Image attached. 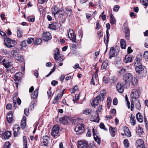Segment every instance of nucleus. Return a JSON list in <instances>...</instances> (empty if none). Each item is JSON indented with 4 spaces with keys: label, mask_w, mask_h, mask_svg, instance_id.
Listing matches in <instances>:
<instances>
[{
    "label": "nucleus",
    "mask_w": 148,
    "mask_h": 148,
    "mask_svg": "<svg viewBox=\"0 0 148 148\" xmlns=\"http://www.w3.org/2000/svg\"><path fill=\"white\" fill-rule=\"evenodd\" d=\"M106 91L104 90L100 91L99 94L93 100L91 105L93 107H95L98 105L99 103L101 101H103L106 95Z\"/></svg>",
    "instance_id": "1"
},
{
    "label": "nucleus",
    "mask_w": 148,
    "mask_h": 148,
    "mask_svg": "<svg viewBox=\"0 0 148 148\" xmlns=\"http://www.w3.org/2000/svg\"><path fill=\"white\" fill-rule=\"evenodd\" d=\"M11 57L15 60H17L20 62H22L23 60V56L20 55L19 53L15 50H13L11 51Z\"/></svg>",
    "instance_id": "2"
},
{
    "label": "nucleus",
    "mask_w": 148,
    "mask_h": 148,
    "mask_svg": "<svg viewBox=\"0 0 148 148\" xmlns=\"http://www.w3.org/2000/svg\"><path fill=\"white\" fill-rule=\"evenodd\" d=\"M133 77L132 74L129 73H126L123 76V82L126 88L130 87V81L133 78Z\"/></svg>",
    "instance_id": "3"
},
{
    "label": "nucleus",
    "mask_w": 148,
    "mask_h": 148,
    "mask_svg": "<svg viewBox=\"0 0 148 148\" xmlns=\"http://www.w3.org/2000/svg\"><path fill=\"white\" fill-rule=\"evenodd\" d=\"M3 64L6 68L5 71L8 73H11L12 70H13L14 67L11 62H7L5 59L3 60Z\"/></svg>",
    "instance_id": "4"
},
{
    "label": "nucleus",
    "mask_w": 148,
    "mask_h": 148,
    "mask_svg": "<svg viewBox=\"0 0 148 148\" xmlns=\"http://www.w3.org/2000/svg\"><path fill=\"white\" fill-rule=\"evenodd\" d=\"M5 40L7 43L5 42V45L8 48L14 47L16 44V42L15 40H11L9 38H6Z\"/></svg>",
    "instance_id": "5"
},
{
    "label": "nucleus",
    "mask_w": 148,
    "mask_h": 148,
    "mask_svg": "<svg viewBox=\"0 0 148 148\" xmlns=\"http://www.w3.org/2000/svg\"><path fill=\"white\" fill-rule=\"evenodd\" d=\"M119 52L118 49H116L113 47H111L110 49L109 53L110 59H111L112 57H114L117 56Z\"/></svg>",
    "instance_id": "6"
},
{
    "label": "nucleus",
    "mask_w": 148,
    "mask_h": 148,
    "mask_svg": "<svg viewBox=\"0 0 148 148\" xmlns=\"http://www.w3.org/2000/svg\"><path fill=\"white\" fill-rule=\"evenodd\" d=\"M77 148H88V144L87 141L81 140L78 143Z\"/></svg>",
    "instance_id": "7"
},
{
    "label": "nucleus",
    "mask_w": 148,
    "mask_h": 148,
    "mask_svg": "<svg viewBox=\"0 0 148 148\" xmlns=\"http://www.w3.org/2000/svg\"><path fill=\"white\" fill-rule=\"evenodd\" d=\"M60 128L58 125H54L53 127L52 132L51 133L52 136L54 138L59 136V132Z\"/></svg>",
    "instance_id": "8"
},
{
    "label": "nucleus",
    "mask_w": 148,
    "mask_h": 148,
    "mask_svg": "<svg viewBox=\"0 0 148 148\" xmlns=\"http://www.w3.org/2000/svg\"><path fill=\"white\" fill-rule=\"evenodd\" d=\"M68 34L69 36V38L73 42L75 43L76 42V35H74L73 34V31L72 29H70L68 31Z\"/></svg>",
    "instance_id": "9"
},
{
    "label": "nucleus",
    "mask_w": 148,
    "mask_h": 148,
    "mask_svg": "<svg viewBox=\"0 0 148 148\" xmlns=\"http://www.w3.org/2000/svg\"><path fill=\"white\" fill-rule=\"evenodd\" d=\"M60 52L58 48H56L54 50V58L55 60L58 61L59 60L61 61H63V59L60 56Z\"/></svg>",
    "instance_id": "10"
},
{
    "label": "nucleus",
    "mask_w": 148,
    "mask_h": 148,
    "mask_svg": "<svg viewBox=\"0 0 148 148\" xmlns=\"http://www.w3.org/2000/svg\"><path fill=\"white\" fill-rule=\"evenodd\" d=\"M84 129V128L83 125L82 123H79L77 125L75 129V131L76 132H78V134H80L83 132Z\"/></svg>",
    "instance_id": "11"
},
{
    "label": "nucleus",
    "mask_w": 148,
    "mask_h": 148,
    "mask_svg": "<svg viewBox=\"0 0 148 148\" xmlns=\"http://www.w3.org/2000/svg\"><path fill=\"white\" fill-rule=\"evenodd\" d=\"M60 123L63 125L67 124L70 121V118L67 116H65L60 118L59 119Z\"/></svg>",
    "instance_id": "12"
},
{
    "label": "nucleus",
    "mask_w": 148,
    "mask_h": 148,
    "mask_svg": "<svg viewBox=\"0 0 148 148\" xmlns=\"http://www.w3.org/2000/svg\"><path fill=\"white\" fill-rule=\"evenodd\" d=\"M139 91L137 89H133L131 92V97L135 99L138 98L139 97Z\"/></svg>",
    "instance_id": "13"
},
{
    "label": "nucleus",
    "mask_w": 148,
    "mask_h": 148,
    "mask_svg": "<svg viewBox=\"0 0 148 148\" xmlns=\"http://www.w3.org/2000/svg\"><path fill=\"white\" fill-rule=\"evenodd\" d=\"M43 140L41 142L42 146H47L48 144V141L49 140V137L47 135L44 136L43 137Z\"/></svg>",
    "instance_id": "14"
},
{
    "label": "nucleus",
    "mask_w": 148,
    "mask_h": 148,
    "mask_svg": "<svg viewBox=\"0 0 148 148\" xmlns=\"http://www.w3.org/2000/svg\"><path fill=\"white\" fill-rule=\"evenodd\" d=\"M43 40L46 41H47L51 38V36L50 33L46 32L44 33L42 35Z\"/></svg>",
    "instance_id": "15"
},
{
    "label": "nucleus",
    "mask_w": 148,
    "mask_h": 148,
    "mask_svg": "<svg viewBox=\"0 0 148 148\" xmlns=\"http://www.w3.org/2000/svg\"><path fill=\"white\" fill-rule=\"evenodd\" d=\"M136 145L137 148L144 147V142L142 139H139L137 140Z\"/></svg>",
    "instance_id": "16"
},
{
    "label": "nucleus",
    "mask_w": 148,
    "mask_h": 148,
    "mask_svg": "<svg viewBox=\"0 0 148 148\" xmlns=\"http://www.w3.org/2000/svg\"><path fill=\"white\" fill-rule=\"evenodd\" d=\"M123 84L119 82L116 85V88L118 91L120 93H122L123 92Z\"/></svg>",
    "instance_id": "17"
},
{
    "label": "nucleus",
    "mask_w": 148,
    "mask_h": 148,
    "mask_svg": "<svg viewBox=\"0 0 148 148\" xmlns=\"http://www.w3.org/2000/svg\"><path fill=\"white\" fill-rule=\"evenodd\" d=\"M11 132L9 131H7L2 134V138L3 139H8L11 137Z\"/></svg>",
    "instance_id": "18"
},
{
    "label": "nucleus",
    "mask_w": 148,
    "mask_h": 148,
    "mask_svg": "<svg viewBox=\"0 0 148 148\" xmlns=\"http://www.w3.org/2000/svg\"><path fill=\"white\" fill-rule=\"evenodd\" d=\"M97 71L95 72V73L92 75V79L91 81V84L95 85V83L97 82V79L98 76L96 74Z\"/></svg>",
    "instance_id": "19"
},
{
    "label": "nucleus",
    "mask_w": 148,
    "mask_h": 148,
    "mask_svg": "<svg viewBox=\"0 0 148 148\" xmlns=\"http://www.w3.org/2000/svg\"><path fill=\"white\" fill-rule=\"evenodd\" d=\"M135 69L136 72L138 73L143 72V71L145 68V67L141 65L135 66Z\"/></svg>",
    "instance_id": "20"
},
{
    "label": "nucleus",
    "mask_w": 148,
    "mask_h": 148,
    "mask_svg": "<svg viewBox=\"0 0 148 148\" xmlns=\"http://www.w3.org/2000/svg\"><path fill=\"white\" fill-rule=\"evenodd\" d=\"M124 134H121L122 136H124L125 135L126 136L129 137L131 136V133L128 127H124Z\"/></svg>",
    "instance_id": "21"
},
{
    "label": "nucleus",
    "mask_w": 148,
    "mask_h": 148,
    "mask_svg": "<svg viewBox=\"0 0 148 148\" xmlns=\"http://www.w3.org/2000/svg\"><path fill=\"white\" fill-rule=\"evenodd\" d=\"M12 116L13 114L11 112H10L8 113L6 117V119L8 123H10L12 121Z\"/></svg>",
    "instance_id": "22"
},
{
    "label": "nucleus",
    "mask_w": 148,
    "mask_h": 148,
    "mask_svg": "<svg viewBox=\"0 0 148 148\" xmlns=\"http://www.w3.org/2000/svg\"><path fill=\"white\" fill-rule=\"evenodd\" d=\"M92 132L95 140L99 145H100V138H99L95 133V131L94 128L92 129Z\"/></svg>",
    "instance_id": "23"
},
{
    "label": "nucleus",
    "mask_w": 148,
    "mask_h": 148,
    "mask_svg": "<svg viewBox=\"0 0 148 148\" xmlns=\"http://www.w3.org/2000/svg\"><path fill=\"white\" fill-rule=\"evenodd\" d=\"M20 128L17 125H15L13 128L14 135V137L16 136L18 134Z\"/></svg>",
    "instance_id": "24"
},
{
    "label": "nucleus",
    "mask_w": 148,
    "mask_h": 148,
    "mask_svg": "<svg viewBox=\"0 0 148 148\" xmlns=\"http://www.w3.org/2000/svg\"><path fill=\"white\" fill-rule=\"evenodd\" d=\"M124 32L125 34V38L127 40H129L130 37V31L128 27L124 28L123 29Z\"/></svg>",
    "instance_id": "25"
},
{
    "label": "nucleus",
    "mask_w": 148,
    "mask_h": 148,
    "mask_svg": "<svg viewBox=\"0 0 148 148\" xmlns=\"http://www.w3.org/2000/svg\"><path fill=\"white\" fill-rule=\"evenodd\" d=\"M132 61L131 56L130 55H126L124 60V62L126 63H130Z\"/></svg>",
    "instance_id": "26"
},
{
    "label": "nucleus",
    "mask_w": 148,
    "mask_h": 148,
    "mask_svg": "<svg viewBox=\"0 0 148 148\" xmlns=\"http://www.w3.org/2000/svg\"><path fill=\"white\" fill-rule=\"evenodd\" d=\"M62 96V95H61V94H58L55 97L54 100L52 102V103L53 104H54L58 103L59 102L58 101V100H59V99H61Z\"/></svg>",
    "instance_id": "27"
},
{
    "label": "nucleus",
    "mask_w": 148,
    "mask_h": 148,
    "mask_svg": "<svg viewBox=\"0 0 148 148\" xmlns=\"http://www.w3.org/2000/svg\"><path fill=\"white\" fill-rule=\"evenodd\" d=\"M23 31L20 27L17 28V35L18 38H21L23 36Z\"/></svg>",
    "instance_id": "28"
},
{
    "label": "nucleus",
    "mask_w": 148,
    "mask_h": 148,
    "mask_svg": "<svg viewBox=\"0 0 148 148\" xmlns=\"http://www.w3.org/2000/svg\"><path fill=\"white\" fill-rule=\"evenodd\" d=\"M136 117L137 120L139 122L142 123L143 121V116L140 112H138L136 114Z\"/></svg>",
    "instance_id": "29"
},
{
    "label": "nucleus",
    "mask_w": 148,
    "mask_h": 148,
    "mask_svg": "<svg viewBox=\"0 0 148 148\" xmlns=\"http://www.w3.org/2000/svg\"><path fill=\"white\" fill-rule=\"evenodd\" d=\"M66 12L67 16H70L72 14V11L70 7H66Z\"/></svg>",
    "instance_id": "30"
},
{
    "label": "nucleus",
    "mask_w": 148,
    "mask_h": 148,
    "mask_svg": "<svg viewBox=\"0 0 148 148\" xmlns=\"http://www.w3.org/2000/svg\"><path fill=\"white\" fill-rule=\"evenodd\" d=\"M130 83L134 86H136L138 83V79L135 77H133V78L130 81Z\"/></svg>",
    "instance_id": "31"
},
{
    "label": "nucleus",
    "mask_w": 148,
    "mask_h": 148,
    "mask_svg": "<svg viewBox=\"0 0 148 148\" xmlns=\"http://www.w3.org/2000/svg\"><path fill=\"white\" fill-rule=\"evenodd\" d=\"M109 131L112 136L114 137L115 136V133L116 132L115 128L111 126L109 128Z\"/></svg>",
    "instance_id": "32"
},
{
    "label": "nucleus",
    "mask_w": 148,
    "mask_h": 148,
    "mask_svg": "<svg viewBox=\"0 0 148 148\" xmlns=\"http://www.w3.org/2000/svg\"><path fill=\"white\" fill-rule=\"evenodd\" d=\"M38 89H36L34 91V93H32L31 94V98L32 99H36L38 97Z\"/></svg>",
    "instance_id": "33"
},
{
    "label": "nucleus",
    "mask_w": 148,
    "mask_h": 148,
    "mask_svg": "<svg viewBox=\"0 0 148 148\" xmlns=\"http://www.w3.org/2000/svg\"><path fill=\"white\" fill-rule=\"evenodd\" d=\"M58 23H53L49 25V28L55 30L56 27L58 26Z\"/></svg>",
    "instance_id": "34"
},
{
    "label": "nucleus",
    "mask_w": 148,
    "mask_h": 148,
    "mask_svg": "<svg viewBox=\"0 0 148 148\" xmlns=\"http://www.w3.org/2000/svg\"><path fill=\"white\" fill-rule=\"evenodd\" d=\"M130 122L132 125H134L136 124V121L134 116L133 114H131L130 117Z\"/></svg>",
    "instance_id": "35"
},
{
    "label": "nucleus",
    "mask_w": 148,
    "mask_h": 148,
    "mask_svg": "<svg viewBox=\"0 0 148 148\" xmlns=\"http://www.w3.org/2000/svg\"><path fill=\"white\" fill-rule=\"evenodd\" d=\"M110 23L112 25L115 24H116V22L115 19L112 14H111L110 15Z\"/></svg>",
    "instance_id": "36"
},
{
    "label": "nucleus",
    "mask_w": 148,
    "mask_h": 148,
    "mask_svg": "<svg viewBox=\"0 0 148 148\" xmlns=\"http://www.w3.org/2000/svg\"><path fill=\"white\" fill-rule=\"evenodd\" d=\"M21 73L20 72L18 73H16L15 75V77H14V80L15 82H18L21 78V77L20 75V74H21Z\"/></svg>",
    "instance_id": "37"
},
{
    "label": "nucleus",
    "mask_w": 148,
    "mask_h": 148,
    "mask_svg": "<svg viewBox=\"0 0 148 148\" xmlns=\"http://www.w3.org/2000/svg\"><path fill=\"white\" fill-rule=\"evenodd\" d=\"M21 123V127L23 129H24L26 125V121L25 117H23Z\"/></svg>",
    "instance_id": "38"
},
{
    "label": "nucleus",
    "mask_w": 148,
    "mask_h": 148,
    "mask_svg": "<svg viewBox=\"0 0 148 148\" xmlns=\"http://www.w3.org/2000/svg\"><path fill=\"white\" fill-rule=\"evenodd\" d=\"M120 45L122 49H125L126 47V43L125 40L123 39H121V40Z\"/></svg>",
    "instance_id": "39"
},
{
    "label": "nucleus",
    "mask_w": 148,
    "mask_h": 148,
    "mask_svg": "<svg viewBox=\"0 0 148 148\" xmlns=\"http://www.w3.org/2000/svg\"><path fill=\"white\" fill-rule=\"evenodd\" d=\"M92 111L90 109H86L83 111V113L86 115H88L91 113Z\"/></svg>",
    "instance_id": "40"
},
{
    "label": "nucleus",
    "mask_w": 148,
    "mask_h": 148,
    "mask_svg": "<svg viewBox=\"0 0 148 148\" xmlns=\"http://www.w3.org/2000/svg\"><path fill=\"white\" fill-rule=\"evenodd\" d=\"M108 66V61L106 60L104 61L101 65V68L103 69H106Z\"/></svg>",
    "instance_id": "41"
},
{
    "label": "nucleus",
    "mask_w": 148,
    "mask_h": 148,
    "mask_svg": "<svg viewBox=\"0 0 148 148\" xmlns=\"http://www.w3.org/2000/svg\"><path fill=\"white\" fill-rule=\"evenodd\" d=\"M134 65L135 66H139L141 65V64L140 62V59L137 57H136L135 60Z\"/></svg>",
    "instance_id": "42"
},
{
    "label": "nucleus",
    "mask_w": 148,
    "mask_h": 148,
    "mask_svg": "<svg viewBox=\"0 0 148 148\" xmlns=\"http://www.w3.org/2000/svg\"><path fill=\"white\" fill-rule=\"evenodd\" d=\"M143 129L141 127H139L137 130L136 133L137 134H138L139 136H141L143 134Z\"/></svg>",
    "instance_id": "43"
},
{
    "label": "nucleus",
    "mask_w": 148,
    "mask_h": 148,
    "mask_svg": "<svg viewBox=\"0 0 148 148\" xmlns=\"http://www.w3.org/2000/svg\"><path fill=\"white\" fill-rule=\"evenodd\" d=\"M59 10H58V8L55 7L53 8H52V13L55 16L56 14H57L58 13V12Z\"/></svg>",
    "instance_id": "44"
},
{
    "label": "nucleus",
    "mask_w": 148,
    "mask_h": 148,
    "mask_svg": "<svg viewBox=\"0 0 148 148\" xmlns=\"http://www.w3.org/2000/svg\"><path fill=\"white\" fill-rule=\"evenodd\" d=\"M57 14H58L60 17L62 16L64 14V11L63 9H61L59 10Z\"/></svg>",
    "instance_id": "45"
},
{
    "label": "nucleus",
    "mask_w": 148,
    "mask_h": 148,
    "mask_svg": "<svg viewBox=\"0 0 148 148\" xmlns=\"http://www.w3.org/2000/svg\"><path fill=\"white\" fill-rule=\"evenodd\" d=\"M123 144L125 147H128L129 145V143L128 140L127 139L124 140L123 141Z\"/></svg>",
    "instance_id": "46"
},
{
    "label": "nucleus",
    "mask_w": 148,
    "mask_h": 148,
    "mask_svg": "<svg viewBox=\"0 0 148 148\" xmlns=\"http://www.w3.org/2000/svg\"><path fill=\"white\" fill-rule=\"evenodd\" d=\"M126 72V69L123 68L121 69L119 71V73L120 75H122Z\"/></svg>",
    "instance_id": "47"
},
{
    "label": "nucleus",
    "mask_w": 148,
    "mask_h": 148,
    "mask_svg": "<svg viewBox=\"0 0 148 148\" xmlns=\"http://www.w3.org/2000/svg\"><path fill=\"white\" fill-rule=\"evenodd\" d=\"M34 38H32L31 37L27 39V43L28 44H30L32 42H34Z\"/></svg>",
    "instance_id": "48"
},
{
    "label": "nucleus",
    "mask_w": 148,
    "mask_h": 148,
    "mask_svg": "<svg viewBox=\"0 0 148 148\" xmlns=\"http://www.w3.org/2000/svg\"><path fill=\"white\" fill-rule=\"evenodd\" d=\"M19 98L18 97H13V101L14 103V107L16 108V105L17 101L18 100V99Z\"/></svg>",
    "instance_id": "49"
},
{
    "label": "nucleus",
    "mask_w": 148,
    "mask_h": 148,
    "mask_svg": "<svg viewBox=\"0 0 148 148\" xmlns=\"http://www.w3.org/2000/svg\"><path fill=\"white\" fill-rule=\"evenodd\" d=\"M143 57L146 61H148V51H145L143 54Z\"/></svg>",
    "instance_id": "50"
},
{
    "label": "nucleus",
    "mask_w": 148,
    "mask_h": 148,
    "mask_svg": "<svg viewBox=\"0 0 148 148\" xmlns=\"http://www.w3.org/2000/svg\"><path fill=\"white\" fill-rule=\"evenodd\" d=\"M135 107L138 110H140L141 108V104L139 101L135 104Z\"/></svg>",
    "instance_id": "51"
},
{
    "label": "nucleus",
    "mask_w": 148,
    "mask_h": 148,
    "mask_svg": "<svg viewBox=\"0 0 148 148\" xmlns=\"http://www.w3.org/2000/svg\"><path fill=\"white\" fill-rule=\"evenodd\" d=\"M140 2L143 5L146 7L147 6L148 3L147 0H140Z\"/></svg>",
    "instance_id": "52"
},
{
    "label": "nucleus",
    "mask_w": 148,
    "mask_h": 148,
    "mask_svg": "<svg viewBox=\"0 0 148 148\" xmlns=\"http://www.w3.org/2000/svg\"><path fill=\"white\" fill-rule=\"evenodd\" d=\"M99 127L101 129H103L105 131L107 130V129L106 128L104 124L103 123H100Z\"/></svg>",
    "instance_id": "53"
},
{
    "label": "nucleus",
    "mask_w": 148,
    "mask_h": 148,
    "mask_svg": "<svg viewBox=\"0 0 148 148\" xmlns=\"http://www.w3.org/2000/svg\"><path fill=\"white\" fill-rule=\"evenodd\" d=\"M125 99L127 102V107L129 109L130 108V102L128 101V98L127 97V95H126L125 97Z\"/></svg>",
    "instance_id": "54"
},
{
    "label": "nucleus",
    "mask_w": 148,
    "mask_h": 148,
    "mask_svg": "<svg viewBox=\"0 0 148 148\" xmlns=\"http://www.w3.org/2000/svg\"><path fill=\"white\" fill-rule=\"evenodd\" d=\"M10 145V144L9 142H6L4 144V148H9Z\"/></svg>",
    "instance_id": "55"
},
{
    "label": "nucleus",
    "mask_w": 148,
    "mask_h": 148,
    "mask_svg": "<svg viewBox=\"0 0 148 148\" xmlns=\"http://www.w3.org/2000/svg\"><path fill=\"white\" fill-rule=\"evenodd\" d=\"M119 8L120 6L119 5H116L114 6L113 10L114 11L117 12L119 10Z\"/></svg>",
    "instance_id": "56"
},
{
    "label": "nucleus",
    "mask_w": 148,
    "mask_h": 148,
    "mask_svg": "<svg viewBox=\"0 0 148 148\" xmlns=\"http://www.w3.org/2000/svg\"><path fill=\"white\" fill-rule=\"evenodd\" d=\"M42 40L40 38H37L35 42V44L37 45H39L41 43Z\"/></svg>",
    "instance_id": "57"
},
{
    "label": "nucleus",
    "mask_w": 148,
    "mask_h": 148,
    "mask_svg": "<svg viewBox=\"0 0 148 148\" xmlns=\"http://www.w3.org/2000/svg\"><path fill=\"white\" fill-rule=\"evenodd\" d=\"M108 79L107 77H104L103 78V82L105 84H107L108 83Z\"/></svg>",
    "instance_id": "58"
},
{
    "label": "nucleus",
    "mask_w": 148,
    "mask_h": 148,
    "mask_svg": "<svg viewBox=\"0 0 148 148\" xmlns=\"http://www.w3.org/2000/svg\"><path fill=\"white\" fill-rule=\"evenodd\" d=\"M55 65H54V67L53 68V69L49 73V74L46 75L47 77H48L50 75H51L52 73H53L55 71Z\"/></svg>",
    "instance_id": "59"
},
{
    "label": "nucleus",
    "mask_w": 148,
    "mask_h": 148,
    "mask_svg": "<svg viewBox=\"0 0 148 148\" xmlns=\"http://www.w3.org/2000/svg\"><path fill=\"white\" fill-rule=\"evenodd\" d=\"M27 44L26 43V41L25 40L22 42L21 45L22 48L23 47H25L27 46Z\"/></svg>",
    "instance_id": "60"
},
{
    "label": "nucleus",
    "mask_w": 148,
    "mask_h": 148,
    "mask_svg": "<svg viewBox=\"0 0 148 148\" xmlns=\"http://www.w3.org/2000/svg\"><path fill=\"white\" fill-rule=\"evenodd\" d=\"M12 105L11 104L9 103L7 104L6 106V108L7 109L10 110L12 108Z\"/></svg>",
    "instance_id": "61"
},
{
    "label": "nucleus",
    "mask_w": 148,
    "mask_h": 148,
    "mask_svg": "<svg viewBox=\"0 0 148 148\" xmlns=\"http://www.w3.org/2000/svg\"><path fill=\"white\" fill-rule=\"evenodd\" d=\"M58 84L57 81L55 80H53L51 82V84L53 86H55Z\"/></svg>",
    "instance_id": "62"
},
{
    "label": "nucleus",
    "mask_w": 148,
    "mask_h": 148,
    "mask_svg": "<svg viewBox=\"0 0 148 148\" xmlns=\"http://www.w3.org/2000/svg\"><path fill=\"white\" fill-rule=\"evenodd\" d=\"M101 28V26L99 24V22L98 21H97V22L96 24V29H100Z\"/></svg>",
    "instance_id": "63"
},
{
    "label": "nucleus",
    "mask_w": 148,
    "mask_h": 148,
    "mask_svg": "<svg viewBox=\"0 0 148 148\" xmlns=\"http://www.w3.org/2000/svg\"><path fill=\"white\" fill-rule=\"evenodd\" d=\"M113 103L114 105H116L117 104V99L116 98H115L113 101Z\"/></svg>",
    "instance_id": "64"
}]
</instances>
